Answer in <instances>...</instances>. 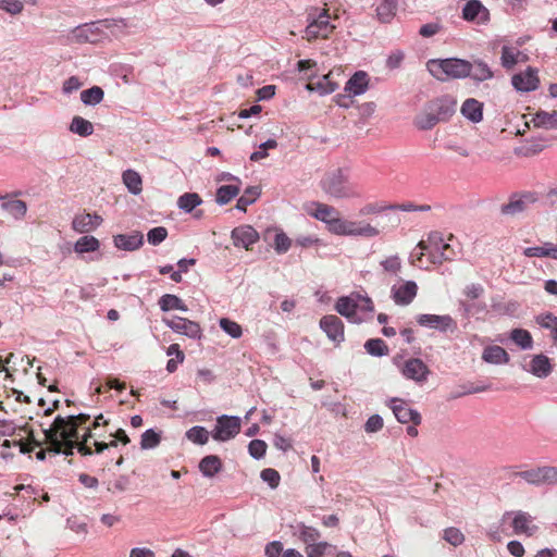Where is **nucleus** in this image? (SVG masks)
<instances>
[{
  "label": "nucleus",
  "instance_id": "1",
  "mask_svg": "<svg viewBox=\"0 0 557 557\" xmlns=\"http://www.w3.org/2000/svg\"><path fill=\"white\" fill-rule=\"evenodd\" d=\"M319 186L327 197L335 200L358 199L362 196L358 184L351 181V172L347 166L325 172Z\"/></svg>",
  "mask_w": 557,
  "mask_h": 557
},
{
  "label": "nucleus",
  "instance_id": "2",
  "mask_svg": "<svg viewBox=\"0 0 557 557\" xmlns=\"http://www.w3.org/2000/svg\"><path fill=\"white\" fill-rule=\"evenodd\" d=\"M44 434L45 443L49 445V450L54 454L73 455V449L76 448L78 431L75 422L69 419V416H57L52 424L44 430Z\"/></svg>",
  "mask_w": 557,
  "mask_h": 557
},
{
  "label": "nucleus",
  "instance_id": "3",
  "mask_svg": "<svg viewBox=\"0 0 557 557\" xmlns=\"http://www.w3.org/2000/svg\"><path fill=\"white\" fill-rule=\"evenodd\" d=\"M336 311L352 323H361L366 317L373 312L372 300L368 296L351 293L348 296L339 297L335 304Z\"/></svg>",
  "mask_w": 557,
  "mask_h": 557
},
{
  "label": "nucleus",
  "instance_id": "4",
  "mask_svg": "<svg viewBox=\"0 0 557 557\" xmlns=\"http://www.w3.org/2000/svg\"><path fill=\"white\" fill-rule=\"evenodd\" d=\"M335 29L331 15L326 9L311 8L307 12V26L302 38L312 41L329 38Z\"/></svg>",
  "mask_w": 557,
  "mask_h": 557
},
{
  "label": "nucleus",
  "instance_id": "5",
  "mask_svg": "<svg viewBox=\"0 0 557 557\" xmlns=\"http://www.w3.org/2000/svg\"><path fill=\"white\" fill-rule=\"evenodd\" d=\"M428 71L438 81L447 78H466L471 73L470 62L462 59L430 60Z\"/></svg>",
  "mask_w": 557,
  "mask_h": 557
},
{
  "label": "nucleus",
  "instance_id": "6",
  "mask_svg": "<svg viewBox=\"0 0 557 557\" xmlns=\"http://www.w3.org/2000/svg\"><path fill=\"white\" fill-rule=\"evenodd\" d=\"M417 247L421 250L418 260H421L424 252H426L433 264H442L443 261L450 260L454 257L450 245L444 242L440 232L430 233L428 240H421Z\"/></svg>",
  "mask_w": 557,
  "mask_h": 557
},
{
  "label": "nucleus",
  "instance_id": "7",
  "mask_svg": "<svg viewBox=\"0 0 557 557\" xmlns=\"http://www.w3.org/2000/svg\"><path fill=\"white\" fill-rule=\"evenodd\" d=\"M107 21H97L76 26L70 33V40L76 44H98L108 38Z\"/></svg>",
  "mask_w": 557,
  "mask_h": 557
},
{
  "label": "nucleus",
  "instance_id": "8",
  "mask_svg": "<svg viewBox=\"0 0 557 557\" xmlns=\"http://www.w3.org/2000/svg\"><path fill=\"white\" fill-rule=\"evenodd\" d=\"M337 236L376 237L380 234L377 227L363 221H350L341 218L333 233Z\"/></svg>",
  "mask_w": 557,
  "mask_h": 557
},
{
  "label": "nucleus",
  "instance_id": "9",
  "mask_svg": "<svg viewBox=\"0 0 557 557\" xmlns=\"http://www.w3.org/2000/svg\"><path fill=\"white\" fill-rule=\"evenodd\" d=\"M242 428V420L236 416L222 414L216 418V423L211 436L216 442H227L234 438Z\"/></svg>",
  "mask_w": 557,
  "mask_h": 557
},
{
  "label": "nucleus",
  "instance_id": "10",
  "mask_svg": "<svg viewBox=\"0 0 557 557\" xmlns=\"http://www.w3.org/2000/svg\"><path fill=\"white\" fill-rule=\"evenodd\" d=\"M420 326L434 329L441 333H454L457 330V322L449 314L423 313L416 318Z\"/></svg>",
  "mask_w": 557,
  "mask_h": 557
},
{
  "label": "nucleus",
  "instance_id": "11",
  "mask_svg": "<svg viewBox=\"0 0 557 557\" xmlns=\"http://www.w3.org/2000/svg\"><path fill=\"white\" fill-rule=\"evenodd\" d=\"M400 373L407 380L423 385L428 381L430 369L420 358H409L400 367Z\"/></svg>",
  "mask_w": 557,
  "mask_h": 557
},
{
  "label": "nucleus",
  "instance_id": "12",
  "mask_svg": "<svg viewBox=\"0 0 557 557\" xmlns=\"http://www.w3.org/2000/svg\"><path fill=\"white\" fill-rule=\"evenodd\" d=\"M312 210L308 211V213L314 219L323 222L326 225V228L330 233H334L335 227L339 221L341 213L339 211L327 203L323 202H312Z\"/></svg>",
  "mask_w": 557,
  "mask_h": 557
},
{
  "label": "nucleus",
  "instance_id": "13",
  "mask_svg": "<svg viewBox=\"0 0 557 557\" xmlns=\"http://www.w3.org/2000/svg\"><path fill=\"white\" fill-rule=\"evenodd\" d=\"M512 517L511 527L515 534L532 536L537 531V525L533 523V517L525 511H507L503 516V520Z\"/></svg>",
  "mask_w": 557,
  "mask_h": 557
},
{
  "label": "nucleus",
  "instance_id": "14",
  "mask_svg": "<svg viewBox=\"0 0 557 557\" xmlns=\"http://www.w3.org/2000/svg\"><path fill=\"white\" fill-rule=\"evenodd\" d=\"M386 405L392 409L398 422L404 424L412 422L414 425L421 423V414L416 409L409 407L404 399L391 398Z\"/></svg>",
  "mask_w": 557,
  "mask_h": 557
},
{
  "label": "nucleus",
  "instance_id": "15",
  "mask_svg": "<svg viewBox=\"0 0 557 557\" xmlns=\"http://www.w3.org/2000/svg\"><path fill=\"white\" fill-rule=\"evenodd\" d=\"M418 294L414 281H400L391 287V298L397 306L410 305Z\"/></svg>",
  "mask_w": 557,
  "mask_h": 557
},
{
  "label": "nucleus",
  "instance_id": "16",
  "mask_svg": "<svg viewBox=\"0 0 557 557\" xmlns=\"http://www.w3.org/2000/svg\"><path fill=\"white\" fill-rule=\"evenodd\" d=\"M163 322L173 332L185 335L189 338L199 339L202 335L200 325L186 318L173 317L171 319H163Z\"/></svg>",
  "mask_w": 557,
  "mask_h": 557
},
{
  "label": "nucleus",
  "instance_id": "17",
  "mask_svg": "<svg viewBox=\"0 0 557 557\" xmlns=\"http://www.w3.org/2000/svg\"><path fill=\"white\" fill-rule=\"evenodd\" d=\"M537 201L535 193H524L512 195L507 203L502 205L500 213L504 215H516L523 212L528 207Z\"/></svg>",
  "mask_w": 557,
  "mask_h": 557
},
{
  "label": "nucleus",
  "instance_id": "18",
  "mask_svg": "<svg viewBox=\"0 0 557 557\" xmlns=\"http://www.w3.org/2000/svg\"><path fill=\"white\" fill-rule=\"evenodd\" d=\"M320 327L323 330V332L326 334L329 339L336 344H341L345 336H344V324L342 320L334 314L324 315L320 320Z\"/></svg>",
  "mask_w": 557,
  "mask_h": 557
},
{
  "label": "nucleus",
  "instance_id": "19",
  "mask_svg": "<svg viewBox=\"0 0 557 557\" xmlns=\"http://www.w3.org/2000/svg\"><path fill=\"white\" fill-rule=\"evenodd\" d=\"M231 238L235 247L250 249L259 240V233L250 225H240L232 231Z\"/></svg>",
  "mask_w": 557,
  "mask_h": 557
},
{
  "label": "nucleus",
  "instance_id": "20",
  "mask_svg": "<svg viewBox=\"0 0 557 557\" xmlns=\"http://www.w3.org/2000/svg\"><path fill=\"white\" fill-rule=\"evenodd\" d=\"M441 122L448 121L456 111L457 101L451 96H442L428 102Z\"/></svg>",
  "mask_w": 557,
  "mask_h": 557
},
{
  "label": "nucleus",
  "instance_id": "21",
  "mask_svg": "<svg viewBox=\"0 0 557 557\" xmlns=\"http://www.w3.org/2000/svg\"><path fill=\"white\" fill-rule=\"evenodd\" d=\"M511 83L518 91L529 92L535 90L540 84L537 71L528 67L524 72L515 74L511 78Z\"/></svg>",
  "mask_w": 557,
  "mask_h": 557
},
{
  "label": "nucleus",
  "instance_id": "22",
  "mask_svg": "<svg viewBox=\"0 0 557 557\" xmlns=\"http://www.w3.org/2000/svg\"><path fill=\"white\" fill-rule=\"evenodd\" d=\"M103 222L101 215L97 213L76 214L72 221V228L76 233L85 234L97 230Z\"/></svg>",
  "mask_w": 557,
  "mask_h": 557
},
{
  "label": "nucleus",
  "instance_id": "23",
  "mask_svg": "<svg viewBox=\"0 0 557 557\" xmlns=\"http://www.w3.org/2000/svg\"><path fill=\"white\" fill-rule=\"evenodd\" d=\"M114 246L125 251H134L144 244V236L140 232L134 231L131 234H119L113 237Z\"/></svg>",
  "mask_w": 557,
  "mask_h": 557
},
{
  "label": "nucleus",
  "instance_id": "24",
  "mask_svg": "<svg viewBox=\"0 0 557 557\" xmlns=\"http://www.w3.org/2000/svg\"><path fill=\"white\" fill-rule=\"evenodd\" d=\"M488 15V10L479 0L467 2L462 10L463 18L470 22L485 23Z\"/></svg>",
  "mask_w": 557,
  "mask_h": 557
},
{
  "label": "nucleus",
  "instance_id": "25",
  "mask_svg": "<svg viewBox=\"0 0 557 557\" xmlns=\"http://www.w3.org/2000/svg\"><path fill=\"white\" fill-rule=\"evenodd\" d=\"M368 85V74L363 71H358L347 81L345 91L351 96H360L367 91Z\"/></svg>",
  "mask_w": 557,
  "mask_h": 557
},
{
  "label": "nucleus",
  "instance_id": "26",
  "mask_svg": "<svg viewBox=\"0 0 557 557\" xmlns=\"http://www.w3.org/2000/svg\"><path fill=\"white\" fill-rule=\"evenodd\" d=\"M461 114L472 123H479L483 119V103L474 98H468L460 108Z\"/></svg>",
  "mask_w": 557,
  "mask_h": 557
},
{
  "label": "nucleus",
  "instance_id": "27",
  "mask_svg": "<svg viewBox=\"0 0 557 557\" xmlns=\"http://www.w3.org/2000/svg\"><path fill=\"white\" fill-rule=\"evenodd\" d=\"M441 121L435 115L431 107L426 103L424 108L416 115L413 124L421 131L433 128Z\"/></svg>",
  "mask_w": 557,
  "mask_h": 557
},
{
  "label": "nucleus",
  "instance_id": "28",
  "mask_svg": "<svg viewBox=\"0 0 557 557\" xmlns=\"http://www.w3.org/2000/svg\"><path fill=\"white\" fill-rule=\"evenodd\" d=\"M293 528L294 535L297 536L304 544H306V547L317 543L321 537V533L318 529L306 525L302 522L296 523V525Z\"/></svg>",
  "mask_w": 557,
  "mask_h": 557
},
{
  "label": "nucleus",
  "instance_id": "29",
  "mask_svg": "<svg viewBox=\"0 0 557 557\" xmlns=\"http://www.w3.org/2000/svg\"><path fill=\"white\" fill-rule=\"evenodd\" d=\"M523 255L529 258L537 257L557 260V244L546 242L542 246L527 247L523 249Z\"/></svg>",
  "mask_w": 557,
  "mask_h": 557
},
{
  "label": "nucleus",
  "instance_id": "30",
  "mask_svg": "<svg viewBox=\"0 0 557 557\" xmlns=\"http://www.w3.org/2000/svg\"><path fill=\"white\" fill-rule=\"evenodd\" d=\"M528 371L537 377H547L552 372L550 361L542 354L535 355L530 362Z\"/></svg>",
  "mask_w": 557,
  "mask_h": 557
},
{
  "label": "nucleus",
  "instance_id": "31",
  "mask_svg": "<svg viewBox=\"0 0 557 557\" xmlns=\"http://www.w3.org/2000/svg\"><path fill=\"white\" fill-rule=\"evenodd\" d=\"M482 359L487 363L505 364L509 362L510 358L503 347L493 345L484 348Z\"/></svg>",
  "mask_w": 557,
  "mask_h": 557
},
{
  "label": "nucleus",
  "instance_id": "32",
  "mask_svg": "<svg viewBox=\"0 0 557 557\" xmlns=\"http://www.w3.org/2000/svg\"><path fill=\"white\" fill-rule=\"evenodd\" d=\"M376 17L382 23H389L396 15L398 0H376Z\"/></svg>",
  "mask_w": 557,
  "mask_h": 557
},
{
  "label": "nucleus",
  "instance_id": "33",
  "mask_svg": "<svg viewBox=\"0 0 557 557\" xmlns=\"http://www.w3.org/2000/svg\"><path fill=\"white\" fill-rule=\"evenodd\" d=\"M380 268L384 276H398L403 269V261L398 255L386 256L380 261Z\"/></svg>",
  "mask_w": 557,
  "mask_h": 557
},
{
  "label": "nucleus",
  "instance_id": "34",
  "mask_svg": "<svg viewBox=\"0 0 557 557\" xmlns=\"http://www.w3.org/2000/svg\"><path fill=\"white\" fill-rule=\"evenodd\" d=\"M221 469V459L215 455L206 456L199 462V470L206 478H213Z\"/></svg>",
  "mask_w": 557,
  "mask_h": 557
},
{
  "label": "nucleus",
  "instance_id": "35",
  "mask_svg": "<svg viewBox=\"0 0 557 557\" xmlns=\"http://www.w3.org/2000/svg\"><path fill=\"white\" fill-rule=\"evenodd\" d=\"M470 66L471 73L468 77H471L475 82H484L494 77L491 67L482 60L470 62Z\"/></svg>",
  "mask_w": 557,
  "mask_h": 557
},
{
  "label": "nucleus",
  "instance_id": "36",
  "mask_svg": "<svg viewBox=\"0 0 557 557\" xmlns=\"http://www.w3.org/2000/svg\"><path fill=\"white\" fill-rule=\"evenodd\" d=\"M337 84L332 81L331 73L323 75L317 82L308 83L307 89L318 91L320 95H327L335 91Z\"/></svg>",
  "mask_w": 557,
  "mask_h": 557
},
{
  "label": "nucleus",
  "instance_id": "37",
  "mask_svg": "<svg viewBox=\"0 0 557 557\" xmlns=\"http://www.w3.org/2000/svg\"><path fill=\"white\" fill-rule=\"evenodd\" d=\"M100 248V242L91 235L79 237L74 244V251L78 255L95 252Z\"/></svg>",
  "mask_w": 557,
  "mask_h": 557
},
{
  "label": "nucleus",
  "instance_id": "38",
  "mask_svg": "<svg viewBox=\"0 0 557 557\" xmlns=\"http://www.w3.org/2000/svg\"><path fill=\"white\" fill-rule=\"evenodd\" d=\"M69 129L73 134L87 137L94 133V125L90 121L76 115L72 119Z\"/></svg>",
  "mask_w": 557,
  "mask_h": 557
},
{
  "label": "nucleus",
  "instance_id": "39",
  "mask_svg": "<svg viewBox=\"0 0 557 557\" xmlns=\"http://www.w3.org/2000/svg\"><path fill=\"white\" fill-rule=\"evenodd\" d=\"M509 338L521 349L529 350L533 348V338L531 333L524 329H513Z\"/></svg>",
  "mask_w": 557,
  "mask_h": 557
},
{
  "label": "nucleus",
  "instance_id": "40",
  "mask_svg": "<svg viewBox=\"0 0 557 557\" xmlns=\"http://www.w3.org/2000/svg\"><path fill=\"white\" fill-rule=\"evenodd\" d=\"M123 183L127 187L128 191L133 195H138L143 190V181L140 175L134 170H126L122 175Z\"/></svg>",
  "mask_w": 557,
  "mask_h": 557
},
{
  "label": "nucleus",
  "instance_id": "41",
  "mask_svg": "<svg viewBox=\"0 0 557 557\" xmlns=\"http://www.w3.org/2000/svg\"><path fill=\"white\" fill-rule=\"evenodd\" d=\"M1 208L9 212L15 220H22L26 215L27 205L20 199L3 201Z\"/></svg>",
  "mask_w": 557,
  "mask_h": 557
},
{
  "label": "nucleus",
  "instance_id": "42",
  "mask_svg": "<svg viewBox=\"0 0 557 557\" xmlns=\"http://www.w3.org/2000/svg\"><path fill=\"white\" fill-rule=\"evenodd\" d=\"M524 55L516 48L504 46L502 49L500 62L505 69L513 67Z\"/></svg>",
  "mask_w": 557,
  "mask_h": 557
},
{
  "label": "nucleus",
  "instance_id": "43",
  "mask_svg": "<svg viewBox=\"0 0 557 557\" xmlns=\"http://www.w3.org/2000/svg\"><path fill=\"white\" fill-rule=\"evenodd\" d=\"M261 189L259 186H249L244 190V194L238 198L236 209L246 211L247 207L252 205L260 196Z\"/></svg>",
  "mask_w": 557,
  "mask_h": 557
},
{
  "label": "nucleus",
  "instance_id": "44",
  "mask_svg": "<svg viewBox=\"0 0 557 557\" xmlns=\"http://www.w3.org/2000/svg\"><path fill=\"white\" fill-rule=\"evenodd\" d=\"M104 97V91L99 86H92L91 88L85 89L81 92V101L85 106H97Z\"/></svg>",
  "mask_w": 557,
  "mask_h": 557
},
{
  "label": "nucleus",
  "instance_id": "45",
  "mask_svg": "<svg viewBox=\"0 0 557 557\" xmlns=\"http://www.w3.org/2000/svg\"><path fill=\"white\" fill-rule=\"evenodd\" d=\"M159 306L162 311L181 310L187 311L186 305L176 295L165 294L159 299Z\"/></svg>",
  "mask_w": 557,
  "mask_h": 557
},
{
  "label": "nucleus",
  "instance_id": "46",
  "mask_svg": "<svg viewBox=\"0 0 557 557\" xmlns=\"http://www.w3.org/2000/svg\"><path fill=\"white\" fill-rule=\"evenodd\" d=\"M239 186L237 185L220 186L216 190V202L221 206L228 203L239 194Z\"/></svg>",
  "mask_w": 557,
  "mask_h": 557
},
{
  "label": "nucleus",
  "instance_id": "47",
  "mask_svg": "<svg viewBox=\"0 0 557 557\" xmlns=\"http://www.w3.org/2000/svg\"><path fill=\"white\" fill-rule=\"evenodd\" d=\"M528 484L540 486L543 485L542 467H535L516 473Z\"/></svg>",
  "mask_w": 557,
  "mask_h": 557
},
{
  "label": "nucleus",
  "instance_id": "48",
  "mask_svg": "<svg viewBox=\"0 0 557 557\" xmlns=\"http://www.w3.org/2000/svg\"><path fill=\"white\" fill-rule=\"evenodd\" d=\"M200 203L201 198L196 193H186L177 200L178 208L185 212H191Z\"/></svg>",
  "mask_w": 557,
  "mask_h": 557
},
{
  "label": "nucleus",
  "instance_id": "49",
  "mask_svg": "<svg viewBox=\"0 0 557 557\" xmlns=\"http://www.w3.org/2000/svg\"><path fill=\"white\" fill-rule=\"evenodd\" d=\"M364 349L369 355L375 357H382L388 354V347L385 344V342L381 338L368 339L364 344Z\"/></svg>",
  "mask_w": 557,
  "mask_h": 557
},
{
  "label": "nucleus",
  "instance_id": "50",
  "mask_svg": "<svg viewBox=\"0 0 557 557\" xmlns=\"http://www.w3.org/2000/svg\"><path fill=\"white\" fill-rule=\"evenodd\" d=\"M210 434L203 426L196 425L186 432V437L195 444L205 445L208 443Z\"/></svg>",
  "mask_w": 557,
  "mask_h": 557
},
{
  "label": "nucleus",
  "instance_id": "51",
  "mask_svg": "<svg viewBox=\"0 0 557 557\" xmlns=\"http://www.w3.org/2000/svg\"><path fill=\"white\" fill-rule=\"evenodd\" d=\"M535 123L537 126L546 128H557V111L545 112L540 111L535 114Z\"/></svg>",
  "mask_w": 557,
  "mask_h": 557
},
{
  "label": "nucleus",
  "instance_id": "52",
  "mask_svg": "<svg viewBox=\"0 0 557 557\" xmlns=\"http://www.w3.org/2000/svg\"><path fill=\"white\" fill-rule=\"evenodd\" d=\"M219 325L232 338H239L243 335L242 326L228 318H221Z\"/></svg>",
  "mask_w": 557,
  "mask_h": 557
},
{
  "label": "nucleus",
  "instance_id": "53",
  "mask_svg": "<svg viewBox=\"0 0 557 557\" xmlns=\"http://www.w3.org/2000/svg\"><path fill=\"white\" fill-rule=\"evenodd\" d=\"M161 436L154 430L149 429L141 435L140 447L143 449H151L160 444Z\"/></svg>",
  "mask_w": 557,
  "mask_h": 557
},
{
  "label": "nucleus",
  "instance_id": "54",
  "mask_svg": "<svg viewBox=\"0 0 557 557\" xmlns=\"http://www.w3.org/2000/svg\"><path fill=\"white\" fill-rule=\"evenodd\" d=\"M195 264H196V259H194V258H190V259L183 258V259L178 260V262H177L178 270L171 274V280L175 283L182 282V273L188 272L189 268Z\"/></svg>",
  "mask_w": 557,
  "mask_h": 557
},
{
  "label": "nucleus",
  "instance_id": "55",
  "mask_svg": "<svg viewBox=\"0 0 557 557\" xmlns=\"http://www.w3.org/2000/svg\"><path fill=\"white\" fill-rule=\"evenodd\" d=\"M297 69L304 74V78L311 81L317 74V63L312 60H300Z\"/></svg>",
  "mask_w": 557,
  "mask_h": 557
},
{
  "label": "nucleus",
  "instance_id": "56",
  "mask_svg": "<svg viewBox=\"0 0 557 557\" xmlns=\"http://www.w3.org/2000/svg\"><path fill=\"white\" fill-rule=\"evenodd\" d=\"M444 540L453 546H459L465 541V535L457 528H447L444 530Z\"/></svg>",
  "mask_w": 557,
  "mask_h": 557
},
{
  "label": "nucleus",
  "instance_id": "57",
  "mask_svg": "<svg viewBox=\"0 0 557 557\" xmlns=\"http://www.w3.org/2000/svg\"><path fill=\"white\" fill-rule=\"evenodd\" d=\"M168 237V231L163 226L151 228L147 234V240L150 245L157 246Z\"/></svg>",
  "mask_w": 557,
  "mask_h": 557
},
{
  "label": "nucleus",
  "instance_id": "58",
  "mask_svg": "<svg viewBox=\"0 0 557 557\" xmlns=\"http://www.w3.org/2000/svg\"><path fill=\"white\" fill-rule=\"evenodd\" d=\"M23 9L24 4L21 0H0V10L11 15L22 13Z\"/></svg>",
  "mask_w": 557,
  "mask_h": 557
},
{
  "label": "nucleus",
  "instance_id": "59",
  "mask_svg": "<svg viewBox=\"0 0 557 557\" xmlns=\"http://www.w3.org/2000/svg\"><path fill=\"white\" fill-rule=\"evenodd\" d=\"M388 210V205H382L379 202H368L359 209V214L362 216L380 214L383 211Z\"/></svg>",
  "mask_w": 557,
  "mask_h": 557
},
{
  "label": "nucleus",
  "instance_id": "60",
  "mask_svg": "<svg viewBox=\"0 0 557 557\" xmlns=\"http://www.w3.org/2000/svg\"><path fill=\"white\" fill-rule=\"evenodd\" d=\"M248 451L255 459H260L265 455L267 444L261 440H252L248 445Z\"/></svg>",
  "mask_w": 557,
  "mask_h": 557
},
{
  "label": "nucleus",
  "instance_id": "61",
  "mask_svg": "<svg viewBox=\"0 0 557 557\" xmlns=\"http://www.w3.org/2000/svg\"><path fill=\"white\" fill-rule=\"evenodd\" d=\"M261 479L269 484L271 488H275L280 484V473L272 468L263 469L260 473Z\"/></svg>",
  "mask_w": 557,
  "mask_h": 557
},
{
  "label": "nucleus",
  "instance_id": "62",
  "mask_svg": "<svg viewBox=\"0 0 557 557\" xmlns=\"http://www.w3.org/2000/svg\"><path fill=\"white\" fill-rule=\"evenodd\" d=\"M330 547L331 544L327 542H317L310 546H307L306 553L308 557H322Z\"/></svg>",
  "mask_w": 557,
  "mask_h": 557
},
{
  "label": "nucleus",
  "instance_id": "63",
  "mask_svg": "<svg viewBox=\"0 0 557 557\" xmlns=\"http://www.w3.org/2000/svg\"><path fill=\"white\" fill-rule=\"evenodd\" d=\"M292 245L290 238L285 233H277L274 238V249L277 253H285Z\"/></svg>",
  "mask_w": 557,
  "mask_h": 557
},
{
  "label": "nucleus",
  "instance_id": "64",
  "mask_svg": "<svg viewBox=\"0 0 557 557\" xmlns=\"http://www.w3.org/2000/svg\"><path fill=\"white\" fill-rule=\"evenodd\" d=\"M543 485L557 484V467L542 466Z\"/></svg>",
  "mask_w": 557,
  "mask_h": 557
}]
</instances>
